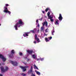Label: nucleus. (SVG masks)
Segmentation results:
<instances>
[{
	"label": "nucleus",
	"instance_id": "nucleus-1",
	"mask_svg": "<svg viewBox=\"0 0 76 76\" xmlns=\"http://www.w3.org/2000/svg\"><path fill=\"white\" fill-rule=\"evenodd\" d=\"M24 23L23 22L22 19H19L18 20V22L17 23L15 24L14 26L15 30H18V28H20L22 25H24Z\"/></svg>",
	"mask_w": 76,
	"mask_h": 76
},
{
	"label": "nucleus",
	"instance_id": "nucleus-2",
	"mask_svg": "<svg viewBox=\"0 0 76 76\" xmlns=\"http://www.w3.org/2000/svg\"><path fill=\"white\" fill-rule=\"evenodd\" d=\"M0 58L1 59L3 62H5L6 61V58L1 54H0Z\"/></svg>",
	"mask_w": 76,
	"mask_h": 76
},
{
	"label": "nucleus",
	"instance_id": "nucleus-3",
	"mask_svg": "<svg viewBox=\"0 0 76 76\" xmlns=\"http://www.w3.org/2000/svg\"><path fill=\"white\" fill-rule=\"evenodd\" d=\"M1 71L2 72H5V71H7L9 70V68L7 66H5V69H4V68L3 66H1L0 67Z\"/></svg>",
	"mask_w": 76,
	"mask_h": 76
},
{
	"label": "nucleus",
	"instance_id": "nucleus-4",
	"mask_svg": "<svg viewBox=\"0 0 76 76\" xmlns=\"http://www.w3.org/2000/svg\"><path fill=\"white\" fill-rule=\"evenodd\" d=\"M9 62L11 63V64H12L14 66H18V63L16 61H10Z\"/></svg>",
	"mask_w": 76,
	"mask_h": 76
},
{
	"label": "nucleus",
	"instance_id": "nucleus-5",
	"mask_svg": "<svg viewBox=\"0 0 76 76\" xmlns=\"http://www.w3.org/2000/svg\"><path fill=\"white\" fill-rule=\"evenodd\" d=\"M20 67L21 69L23 70V72H25V71H26V68H28L29 67V66H20Z\"/></svg>",
	"mask_w": 76,
	"mask_h": 76
},
{
	"label": "nucleus",
	"instance_id": "nucleus-6",
	"mask_svg": "<svg viewBox=\"0 0 76 76\" xmlns=\"http://www.w3.org/2000/svg\"><path fill=\"white\" fill-rule=\"evenodd\" d=\"M35 41H36L37 42H41L40 40L38 38V36H37V34L35 35Z\"/></svg>",
	"mask_w": 76,
	"mask_h": 76
},
{
	"label": "nucleus",
	"instance_id": "nucleus-7",
	"mask_svg": "<svg viewBox=\"0 0 76 76\" xmlns=\"http://www.w3.org/2000/svg\"><path fill=\"white\" fill-rule=\"evenodd\" d=\"M8 11V9L6 7H4V8L3 12L4 13H7V11Z\"/></svg>",
	"mask_w": 76,
	"mask_h": 76
},
{
	"label": "nucleus",
	"instance_id": "nucleus-8",
	"mask_svg": "<svg viewBox=\"0 0 76 76\" xmlns=\"http://www.w3.org/2000/svg\"><path fill=\"white\" fill-rule=\"evenodd\" d=\"M31 57L33 58L34 59H35L37 57V54L36 53H35L33 55H31Z\"/></svg>",
	"mask_w": 76,
	"mask_h": 76
},
{
	"label": "nucleus",
	"instance_id": "nucleus-9",
	"mask_svg": "<svg viewBox=\"0 0 76 76\" xmlns=\"http://www.w3.org/2000/svg\"><path fill=\"white\" fill-rule=\"evenodd\" d=\"M58 19L61 22L62 20L63 19V17H62L61 14H59V17H58Z\"/></svg>",
	"mask_w": 76,
	"mask_h": 76
},
{
	"label": "nucleus",
	"instance_id": "nucleus-10",
	"mask_svg": "<svg viewBox=\"0 0 76 76\" xmlns=\"http://www.w3.org/2000/svg\"><path fill=\"white\" fill-rule=\"evenodd\" d=\"M27 52L29 54H31L33 53V51L32 50H27Z\"/></svg>",
	"mask_w": 76,
	"mask_h": 76
},
{
	"label": "nucleus",
	"instance_id": "nucleus-11",
	"mask_svg": "<svg viewBox=\"0 0 76 76\" xmlns=\"http://www.w3.org/2000/svg\"><path fill=\"white\" fill-rule=\"evenodd\" d=\"M30 32L28 33H24L23 34V36L24 37H28V34H29Z\"/></svg>",
	"mask_w": 76,
	"mask_h": 76
},
{
	"label": "nucleus",
	"instance_id": "nucleus-12",
	"mask_svg": "<svg viewBox=\"0 0 76 76\" xmlns=\"http://www.w3.org/2000/svg\"><path fill=\"white\" fill-rule=\"evenodd\" d=\"M48 18L50 19H53V14H52L48 16Z\"/></svg>",
	"mask_w": 76,
	"mask_h": 76
},
{
	"label": "nucleus",
	"instance_id": "nucleus-13",
	"mask_svg": "<svg viewBox=\"0 0 76 76\" xmlns=\"http://www.w3.org/2000/svg\"><path fill=\"white\" fill-rule=\"evenodd\" d=\"M32 69H33V67L32 66H31V68L29 71L28 72V74H29V73H31V72H32Z\"/></svg>",
	"mask_w": 76,
	"mask_h": 76
},
{
	"label": "nucleus",
	"instance_id": "nucleus-14",
	"mask_svg": "<svg viewBox=\"0 0 76 76\" xmlns=\"http://www.w3.org/2000/svg\"><path fill=\"white\" fill-rule=\"evenodd\" d=\"M9 57L11 58H13L14 57V56H13V54L11 53V54L8 55Z\"/></svg>",
	"mask_w": 76,
	"mask_h": 76
},
{
	"label": "nucleus",
	"instance_id": "nucleus-15",
	"mask_svg": "<svg viewBox=\"0 0 76 76\" xmlns=\"http://www.w3.org/2000/svg\"><path fill=\"white\" fill-rule=\"evenodd\" d=\"M45 25L46 26H48V23H47V22L45 21L44 22V23L43 24V26H44V25Z\"/></svg>",
	"mask_w": 76,
	"mask_h": 76
},
{
	"label": "nucleus",
	"instance_id": "nucleus-16",
	"mask_svg": "<svg viewBox=\"0 0 76 76\" xmlns=\"http://www.w3.org/2000/svg\"><path fill=\"white\" fill-rule=\"evenodd\" d=\"M58 22V20H56L55 24L56 25H59V23Z\"/></svg>",
	"mask_w": 76,
	"mask_h": 76
},
{
	"label": "nucleus",
	"instance_id": "nucleus-17",
	"mask_svg": "<svg viewBox=\"0 0 76 76\" xmlns=\"http://www.w3.org/2000/svg\"><path fill=\"white\" fill-rule=\"evenodd\" d=\"M45 40L46 42H49V41H50V40H49L48 38H47V37L45 38Z\"/></svg>",
	"mask_w": 76,
	"mask_h": 76
},
{
	"label": "nucleus",
	"instance_id": "nucleus-18",
	"mask_svg": "<svg viewBox=\"0 0 76 76\" xmlns=\"http://www.w3.org/2000/svg\"><path fill=\"white\" fill-rule=\"evenodd\" d=\"M11 54H14L15 53V50H12L11 51Z\"/></svg>",
	"mask_w": 76,
	"mask_h": 76
},
{
	"label": "nucleus",
	"instance_id": "nucleus-19",
	"mask_svg": "<svg viewBox=\"0 0 76 76\" xmlns=\"http://www.w3.org/2000/svg\"><path fill=\"white\" fill-rule=\"evenodd\" d=\"M35 72L39 76V75H41V73L37 71V70L35 71Z\"/></svg>",
	"mask_w": 76,
	"mask_h": 76
},
{
	"label": "nucleus",
	"instance_id": "nucleus-20",
	"mask_svg": "<svg viewBox=\"0 0 76 76\" xmlns=\"http://www.w3.org/2000/svg\"><path fill=\"white\" fill-rule=\"evenodd\" d=\"M35 31H36V28H34L33 30L30 31V32H32V33H35Z\"/></svg>",
	"mask_w": 76,
	"mask_h": 76
},
{
	"label": "nucleus",
	"instance_id": "nucleus-21",
	"mask_svg": "<svg viewBox=\"0 0 76 76\" xmlns=\"http://www.w3.org/2000/svg\"><path fill=\"white\" fill-rule=\"evenodd\" d=\"M40 31H41L43 32L44 31V26L41 27Z\"/></svg>",
	"mask_w": 76,
	"mask_h": 76
},
{
	"label": "nucleus",
	"instance_id": "nucleus-22",
	"mask_svg": "<svg viewBox=\"0 0 76 76\" xmlns=\"http://www.w3.org/2000/svg\"><path fill=\"white\" fill-rule=\"evenodd\" d=\"M55 32V31H54V29H53V30H52V34L53 35H54V33Z\"/></svg>",
	"mask_w": 76,
	"mask_h": 76
},
{
	"label": "nucleus",
	"instance_id": "nucleus-23",
	"mask_svg": "<svg viewBox=\"0 0 76 76\" xmlns=\"http://www.w3.org/2000/svg\"><path fill=\"white\" fill-rule=\"evenodd\" d=\"M34 69H37V70H38V67L36 66V65L35 64L34 65Z\"/></svg>",
	"mask_w": 76,
	"mask_h": 76
},
{
	"label": "nucleus",
	"instance_id": "nucleus-24",
	"mask_svg": "<svg viewBox=\"0 0 76 76\" xmlns=\"http://www.w3.org/2000/svg\"><path fill=\"white\" fill-rule=\"evenodd\" d=\"M50 10V9L49 8H47L45 10V12H47L48 11V10Z\"/></svg>",
	"mask_w": 76,
	"mask_h": 76
},
{
	"label": "nucleus",
	"instance_id": "nucleus-25",
	"mask_svg": "<svg viewBox=\"0 0 76 76\" xmlns=\"http://www.w3.org/2000/svg\"><path fill=\"white\" fill-rule=\"evenodd\" d=\"M39 59L40 60H41V61H44V58H41V57H40Z\"/></svg>",
	"mask_w": 76,
	"mask_h": 76
},
{
	"label": "nucleus",
	"instance_id": "nucleus-26",
	"mask_svg": "<svg viewBox=\"0 0 76 76\" xmlns=\"http://www.w3.org/2000/svg\"><path fill=\"white\" fill-rule=\"evenodd\" d=\"M19 56H22L23 55V54L22 53V52H20L19 53Z\"/></svg>",
	"mask_w": 76,
	"mask_h": 76
},
{
	"label": "nucleus",
	"instance_id": "nucleus-27",
	"mask_svg": "<svg viewBox=\"0 0 76 76\" xmlns=\"http://www.w3.org/2000/svg\"><path fill=\"white\" fill-rule=\"evenodd\" d=\"M50 20L51 22H54V19H53L52 18H50Z\"/></svg>",
	"mask_w": 76,
	"mask_h": 76
},
{
	"label": "nucleus",
	"instance_id": "nucleus-28",
	"mask_svg": "<svg viewBox=\"0 0 76 76\" xmlns=\"http://www.w3.org/2000/svg\"><path fill=\"white\" fill-rule=\"evenodd\" d=\"M7 13H8L9 15H10V14H11V12L8 10V11H7Z\"/></svg>",
	"mask_w": 76,
	"mask_h": 76
},
{
	"label": "nucleus",
	"instance_id": "nucleus-29",
	"mask_svg": "<svg viewBox=\"0 0 76 76\" xmlns=\"http://www.w3.org/2000/svg\"><path fill=\"white\" fill-rule=\"evenodd\" d=\"M48 38L49 40H50L52 39V37H48Z\"/></svg>",
	"mask_w": 76,
	"mask_h": 76
},
{
	"label": "nucleus",
	"instance_id": "nucleus-30",
	"mask_svg": "<svg viewBox=\"0 0 76 76\" xmlns=\"http://www.w3.org/2000/svg\"><path fill=\"white\" fill-rule=\"evenodd\" d=\"M21 75H22L23 76H26V75L25 74H24L23 73H21Z\"/></svg>",
	"mask_w": 76,
	"mask_h": 76
},
{
	"label": "nucleus",
	"instance_id": "nucleus-31",
	"mask_svg": "<svg viewBox=\"0 0 76 76\" xmlns=\"http://www.w3.org/2000/svg\"><path fill=\"white\" fill-rule=\"evenodd\" d=\"M48 15V16H50V12H48V13H47Z\"/></svg>",
	"mask_w": 76,
	"mask_h": 76
},
{
	"label": "nucleus",
	"instance_id": "nucleus-32",
	"mask_svg": "<svg viewBox=\"0 0 76 76\" xmlns=\"http://www.w3.org/2000/svg\"><path fill=\"white\" fill-rule=\"evenodd\" d=\"M5 6H6V7H7V6H9V4H5Z\"/></svg>",
	"mask_w": 76,
	"mask_h": 76
},
{
	"label": "nucleus",
	"instance_id": "nucleus-33",
	"mask_svg": "<svg viewBox=\"0 0 76 76\" xmlns=\"http://www.w3.org/2000/svg\"><path fill=\"white\" fill-rule=\"evenodd\" d=\"M48 28L46 29L45 31L46 32H48Z\"/></svg>",
	"mask_w": 76,
	"mask_h": 76
},
{
	"label": "nucleus",
	"instance_id": "nucleus-34",
	"mask_svg": "<svg viewBox=\"0 0 76 76\" xmlns=\"http://www.w3.org/2000/svg\"><path fill=\"white\" fill-rule=\"evenodd\" d=\"M38 22H39V21H38V20H36V24H38V23H38Z\"/></svg>",
	"mask_w": 76,
	"mask_h": 76
},
{
	"label": "nucleus",
	"instance_id": "nucleus-35",
	"mask_svg": "<svg viewBox=\"0 0 76 76\" xmlns=\"http://www.w3.org/2000/svg\"><path fill=\"white\" fill-rule=\"evenodd\" d=\"M27 61H31V59H27Z\"/></svg>",
	"mask_w": 76,
	"mask_h": 76
},
{
	"label": "nucleus",
	"instance_id": "nucleus-36",
	"mask_svg": "<svg viewBox=\"0 0 76 76\" xmlns=\"http://www.w3.org/2000/svg\"><path fill=\"white\" fill-rule=\"evenodd\" d=\"M47 34H45V33H44L43 37H45L46 36H47Z\"/></svg>",
	"mask_w": 76,
	"mask_h": 76
},
{
	"label": "nucleus",
	"instance_id": "nucleus-37",
	"mask_svg": "<svg viewBox=\"0 0 76 76\" xmlns=\"http://www.w3.org/2000/svg\"><path fill=\"white\" fill-rule=\"evenodd\" d=\"M22 62L24 64H25V65H26V63L25 62L22 61Z\"/></svg>",
	"mask_w": 76,
	"mask_h": 76
},
{
	"label": "nucleus",
	"instance_id": "nucleus-38",
	"mask_svg": "<svg viewBox=\"0 0 76 76\" xmlns=\"http://www.w3.org/2000/svg\"><path fill=\"white\" fill-rule=\"evenodd\" d=\"M34 44H37V42H36L35 40L34 41Z\"/></svg>",
	"mask_w": 76,
	"mask_h": 76
},
{
	"label": "nucleus",
	"instance_id": "nucleus-39",
	"mask_svg": "<svg viewBox=\"0 0 76 76\" xmlns=\"http://www.w3.org/2000/svg\"><path fill=\"white\" fill-rule=\"evenodd\" d=\"M36 25H37V26H38V27H39V23H38L37 24H36Z\"/></svg>",
	"mask_w": 76,
	"mask_h": 76
},
{
	"label": "nucleus",
	"instance_id": "nucleus-40",
	"mask_svg": "<svg viewBox=\"0 0 76 76\" xmlns=\"http://www.w3.org/2000/svg\"><path fill=\"white\" fill-rule=\"evenodd\" d=\"M39 29H38L37 30V32L38 33V32H39Z\"/></svg>",
	"mask_w": 76,
	"mask_h": 76
},
{
	"label": "nucleus",
	"instance_id": "nucleus-41",
	"mask_svg": "<svg viewBox=\"0 0 76 76\" xmlns=\"http://www.w3.org/2000/svg\"><path fill=\"white\" fill-rule=\"evenodd\" d=\"M31 76H35V75H34V74H32L31 75Z\"/></svg>",
	"mask_w": 76,
	"mask_h": 76
},
{
	"label": "nucleus",
	"instance_id": "nucleus-42",
	"mask_svg": "<svg viewBox=\"0 0 76 76\" xmlns=\"http://www.w3.org/2000/svg\"><path fill=\"white\" fill-rule=\"evenodd\" d=\"M1 65H4V63H1Z\"/></svg>",
	"mask_w": 76,
	"mask_h": 76
},
{
	"label": "nucleus",
	"instance_id": "nucleus-43",
	"mask_svg": "<svg viewBox=\"0 0 76 76\" xmlns=\"http://www.w3.org/2000/svg\"><path fill=\"white\" fill-rule=\"evenodd\" d=\"M39 20H42V18H41L39 19Z\"/></svg>",
	"mask_w": 76,
	"mask_h": 76
},
{
	"label": "nucleus",
	"instance_id": "nucleus-44",
	"mask_svg": "<svg viewBox=\"0 0 76 76\" xmlns=\"http://www.w3.org/2000/svg\"><path fill=\"white\" fill-rule=\"evenodd\" d=\"M39 60H40V59L39 58H37V61H39Z\"/></svg>",
	"mask_w": 76,
	"mask_h": 76
},
{
	"label": "nucleus",
	"instance_id": "nucleus-45",
	"mask_svg": "<svg viewBox=\"0 0 76 76\" xmlns=\"http://www.w3.org/2000/svg\"><path fill=\"white\" fill-rule=\"evenodd\" d=\"M42 12L43 13H45V11H42Z\"/></svg>",
	"mask_w": 76,
	"mask_h": 76
},
{
	"label": "nucleus",
	"instance_id": "nucleus-46",
	"mask_svg": "<svg viewBox=\"0 0 76 76\" xmlns=\"http://www.w3.org/2000/svg\"><path fill=\"white\" fill-rule=\"evenodd\" d=\"M0 76H3V75L0 74Z\"/></svg>",
	"mask_w": 76,
	"mask_h": 76
},
{
	"label": "nucleus",
	"instance_id": "nucleus-47",
	"mask_svg": "<svg viewBox=\"0 0 76 76\" xmlns=\"http://www.w3.org/2000/svg\"><path fill=\"white\" fill-rule=\"evenodd\" d=\"M15 22H18V20H16Z\"/></svg>",
	"mask_w": 76,
	"mask_h": 76
},
{
	"label": "nucleus",
	"instance_id": "nucleus-48",
	"mask_svg": "<svg viewBox=\"0 0 76 76\" xmlns=\"http://www.w3.org/2000/svg\"><path fill=\"white\" fill-rule=\"evenodd\" d=\"M25 58H27V56H26Z\"/></svg>",
	"mask_w": 76,
	"mask_h": 76
},
{
	"label": "nucleus",
	"instance_id": "nucleus-49",
	"mask_svg": "<svg viewBox=\"0 0 76 76\" xmlns=\"http://www.w3.org/2000/svg\"><path fill=\"white\" fill-rule=\"evenodd\" d=\"M1 64L0 63V66H1Z\"/></svg>",
	"mask_w": 76,
	"mask_h": 76
},
{
	"label": "nucleus",
	"instance_id": "nucleus-50",
	"mask_svg": "<svg viewBox=\"0 0 76 76\" xmlns=\"http://www.w3.org/2000/svg\"><path fill=\"white\" fill-rule=\"evenodd\" d=\"M1 25V24H0V26Z\"/></svg>",
	"mask_w": 76,
	"mask_h": 76
},
{
	"label": "nucleus",
	"instance_id": "nucleus-51",
	"mask_svg": "<svg viewBox=\"0 0 76 76\" xmlns=\"http://www.w3.org/2000/svg\"><path fill=\"white\" fill-rule=\"evenodd\" d=\"M42 35V34H41Z\"/></svg>",
	"mask_w": 76,
	"mask_h": 76
}]
</instances>
